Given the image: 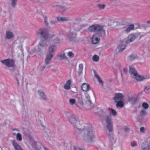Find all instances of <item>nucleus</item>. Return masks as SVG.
Instances as JSON below:
<instances>
[{
	"label": "nucleus",
	"mask_w": 150,
	"mask_h": 150,
	"mask_svg": "<svg viewBox=\"0 0 150 150\" xmlns=\"http://www.w3.org/2000/svg\"><path fill=\"white\" fill-rule=\"evenodd\" d=\"M68 118L70 123L77 130L74 134L78 139L89 142L94 141L96 136L91 125L79 122L78 118L74 115H70Z\"/></svg>",
	"instance_id": "nucleus-1"
},
{
	"label": "nucleus",
	"mask_w": 150,
	"mask_h": 150,
	"mask_svg": "<svg viewBox=\"0 0 150 150\" xmlns=\"http://www.w3.org/2000/svg\"><path fill=\"white\" fill-rule=\"evenodd\" d=\"M11 143L14 147L15 150H23L21 146L17 143L16 141H11Z\"/></svg>",
	"instance_id": "nucleus-17"
},
{
	"label": "nucleus",
	"mask_w": 150,
	"mask_h": 150,
	"mask_svg": "<svg viewBox=\"0 0 150 150\" xmlns=\"http://www.w3.org/2000/svg\"><path fill=\"white\" fill-rule=\"evenodd\" d=\"M48 111L49 112H51L52 111V109H51V108H49L48 109Z\"/></svg>",
	"instance_id": "nucleus-58"
},
{
	"label": "nucleus",
	"mask_w": 150,
	"mask_h": 150,
	"mask_svg": "<svg viewBox=\"0 0 150 150\" xmlns=\"http://www.w3.org/2000/svg\"><path fill=\"white\" fill-rule=\"evenodd\" d=\"M112 118L110 115H104L102 118L103 122L109 132L112 134L113 130Z\"/></svg>",
	"instance_id": "nucleus-4"
},
{
	"label": "nucleus",
	"mask_w": 150,
	"mask_h": 150,
	"mask_svg": "<svg viewBox=\"0 0 150 150\" xmlns=\"http://www.w3.org/2000/svg\"><path fill=\"white\" fill-rule=\"evenodd\" d=\"M76 105L77 106L80 108H82L83 107V103L82 101L80 100H78L77 101L76 103Z\"/></svg>",
	"instance_id": "nucleus-29"
},
{
	"label": "nucleus",
	"mask_w": 150,
	"mask_h": 150,
	"mask_svg": "<svg viewBox=\"0 0 150 150\" xmlns=\"http://www.w3.org/2000/svg\"><path fill=\"white\" fill-rule=\"evenodd\" d=\"M14 37V34L13 33L10 31H7L6 32L5 38L9 40L13 38Z\"/></svg>",
	"instance_id": "nucleus-19"
},
{
	"label": "nucleus",
	"mask_w": 150,
	"mask_h": 150,
	"mask_svg": "<svg viewBox=\"0 0 150 150\" xmlns=\"http://www.w3.org/2000/svg\"><path fill=\"white\" fill-rule=\"evenodd\" d=\"M71 91H72L73 92H74V93H75V91H72V90H71Z\"/></svg>",
	"instance_id": "nucleus-61"
},
{
	"label": "nucleus",
	"mask_w": 150,
	"mask_h": 150,
	"mask_svg": "<svg viewBox=\"0 0 150 150\" xmlns=\"http://www.w3.org/2000/svg\"><path fill=\"white\" fill-rule=\"evenodd\" d=\"M16 79L17 81V84L18 86H19L20 85V83L19 82V79L17 77L16 78Z\"/></svg>",
	"instance_id": "nucleus-55"
},
{
	"label": "nucleus",
	"mask_w": 150,
	"mask_h": 150,
	"mask_svg": "<svg viewBox=\"0 0 150 150\" xmlns=\"http://www.w3.org/2000/svg\"><path fill=\"white\" fill-rule=\"evenodd\" d=\"M13 130L16 131L17 132V135L16 136V139L19 141H21L22 140L21 135L20 133H18L20 131V130L18 129H14Z\"/></svg>",
	"instance_id": "nucleus-24"
},
{
	"label": "nucleus",
	"mask_w": 150,
	"mask_h": 150,
	"mask_svg": "<svg viewBox=\"0 0 150 150\" xmlns=\"http://www.w3.org/2000/svg\"><path fill=\"white\" fill-rule=\"evenodd\" d=\"M147 23L148 24H150V20L148 21L147 22Z\"/></svg>",
	"instance_id": "nucleus-60"
},
{
	"label": "nucleus",
	"mask_w": 150,
	"mask_h": 150,
	"mask_svg": "<svg viewBox=\"0 0 150 150\" xmlns=\"http://www.w3.org/2000/svg\"><path fill=\"white\" fill-rule=\"evenodd\" d=\"M24 38L22 37H19L16 40V42L17 43L22 44L23 42Z\"/></svg>",
	"instance_id": "nucleus-32"
},
{
	"label": "nucleus",
	"mask_w": 150,
	"mask_h": 150,
	"mask_svg": "<svg viewBox=\"0 0 150 150\" xmlns=\"http://www.w3.org/2000/svg\"><path fill=\"white\" fill-rule=\"evenodd\" d=\"M67 55L71 58H72L74 57V53H73L71 52H69L67 53Z\"/></svg>",
	"instance_id": "nucleus-38"
},
{
	"label": "nucleus",
	"mask_w": 150,
	"mask_h": 150,
	"mask_svg": "<svg viewBox=\"0 0 150 150\" xmlns=\"http://www.w3.org/2000/svg\"><path fill=\"white\" fill-rule=\"evenodd\" d=\"M17 133H16V132H14L13 133V135H16V136L17 135Z\"/></svg>",
	"instance_id": "nucleus-57"
},
{
	"label": "nucleus",
	"mask_w": 150,
	"mask_h": 150,
	"mask_svg": "<svg viewBox=\"0 0 150 150\" xmlns=\"http://www.w3.org/2000/svg\"><path fill=\"white\" fill-rule=\"evenodd\" d=\"M22 112L23 114H25L27 113L28 112V109L26 107H24L22 109Z\"/></svg>",
	"instance_id": "nucleus-41"
},
{
	"label": "nucleus",
	"mask_w": 150,
	"mask_h": 150,
	"mask_svg": "<svg viewBox=\"0 0 150 150\" xmlns=\"http://www.w3.org/2000/svg\"><path fill=\"white\" fill-rule=\"evenodd\" d=\"M123 72L126 74L128 72V69L126 68H124L123 69Z\"/></svg>",
	"instance_id": "nucleus-53"
},
{
	"label": "nucleus",
	"mask_w": 150,
	"mask_h": 150,
	"mask_svg": "<svg viewBox=\"0 0 150 150\" xmlns=\"http://www.w3.org/2000/svg\"><path fill=\"white\" fill-rule=\"evenodd\" d=\"M88 30L91 32L101 33V35L102 36H105V32L103 29V26L95 24L90 26L88 28Z\"/></svg>",
	"instance_id": "nucleus-6"
},
{
	"label": "nucleus",
	"mask_w": 150,
	"mask_h": 150,
	"mask_svg": "<svg viewBox=\"0 0 150 150\" xmlns=\"http://www.w3.org/2000/svg\"><path fill=\"white\" fill-rule=\"evenodd\" d=\"M43 18L44 19V22H45V24L46 25H48V23L47 21V17H46V16H43Z\"/></svg>",
	"instance_id": "nucleus-42"
},
{
	"label": "nucleus",
	"mask_w": 150,
	"mask_h": 150,
	"mask_svg": "<svg viewBox=\"0 0 150 150\" xmlns=\"http://www.w3.org/2000/svg\"><path fill=\"white\" fill-rule=\"evenodd\" d=\"M124 130L125 132H127L129 131V128L128 127L126 126L124 127Z\"/></svg>",
	"instance_id": "nucleus-54"
},
{
	"label": "nucleus",
	"mask_w": 150,
	"mask_h": 150,
	"mask_svg": "<svg viewBox=\"0 0 150 150\" xmlns=\"http://www.w3.org/2000/svg\"><path fill=\"white\" fill-rule=\"evenodd\" d=\"M87 25L86 24H83L80 25H79V31L81 30H84L85 28L87 27Z\"/></svg>",
	"instance_id": "nucleus-33"
},
{
	"label": "nucleus",
	"mask_w": 150,
	"mask_h": 150,
	"mask_svg": "<svg viewBox=\"0 0 150 150\" xmlns=\"http://www.w3.org/2000/svg\"><path fill=\"white\" fill-rule=\"evenodd\" d=\"M85 98L84 101L86 107L89 109L93 107V104L90 99V96L88 92L85 93Z\"/></svg>",
	"instance_id": "nucleus-8"
},
{
	"label": "nucleus",
	"mask_w": 150,
	"mask_h": 150,
	"mask_svg": "<svg viewBox=\"0 0 150 150\" xmlns=\"http://www.w3.org/2000/svg\"><path fill=\"white\" fill-rule=\"evenodd\" d=\"M95 76L97 78L98 81L99 82V83L101 84L102 86H103V82L99 76L97 75H96Z\"/></svg>",
	"instance_id": "nucleus-39"
},
{
	"label": "nucleus",
	"mask_w": 150,
	"mask_h": 150,
	"mask_svg": "<svg viewBox=\"0 0 150 150\" xmlns=\"http://www.w3.org/2000/svg\"><path fill=\"white\" fill-rule=\"evenodd\" d=\"M126 48V45L124 44H120L117 47V50L119 52H122L125 50Z\"/></svg>",
	"instance_id": "nucleus-22"
},
{
	"label": "nucleus",
	"mask_w": 150,
	"mask_h": 150,
	"mask_svg": "<svg viewBox=\"0 0 150 150\" xmlns=\"http://www.w3.org/2000/svg\"><path fill=\"white\" fill-rule=\"evenodd\" d=\"M124 96L122 93H116L114 95L113 100L115 102L120 100H124Z\"/></svg>",
	"instance_id": "nucleus-13"
},
{
	"label": "nucleus",
	"mask_w": 150,
	"mask_h": 150,
	"mask_svg": "<svg viewBox=\"0 0 150 150\" xmlns=\"http://www.w3.org/2000/svg\"><path fill=\"white\" fill-rule=\"evenodd\" d=\"M105 6V5L103 4H99L98 6L100 9H102L104 8Z\"/></svg>",
	"instance_id": "nucleus-43"
},
{
	"label": "nucleus",
	"mask_w": 150,
	"mask_h": 150,
	"mask_svg": "<svg viewBox=\"0 0 150 150\" xmlns=\"http://www.w3.org/2000/svg\"><path fill=\"white\" fill-rule=\"evenodd\" d=\"M57 19L58 21H66L68 20L67 18L64 17H58Z\"/></svg>",
	"instance_id": "nucleus-27"
},
{
	"label": "nucleus",
	"mask_w": 150,
	"mask_h": 150,
	"mask_svg": "<svg viewBox=\"0 0 150 150\" xmlns=\"http://www.w3.org/2000/svg\"><path fill=\"white\" fill-rule=\"evenodd\" d=\"M36 34L37 36L40 37L42 39H55L57 38V37H58V36H56L54 35L49 36L48 30L44 28L39 29L36 32Z\"/></svg>",
	"instance_id": "nucleus-5"
},
{
	"label": "nucleus",
	"mask_w": 150,
	"mask_h": 150,
	"mask_svg": "<svg viewBox=\"0 0 150 150\" xmlns=\"http://www.w3.org/2000/svg\"><path fill=\"white\" fill-rule=\"evenodd\" d=\"M142 106L145 109H146L148 108L149 106L148 104L146 102H144L142 104Z\"/></svg>",
	"instance_id": "nucleus-40"
},
{
	"label": "nucleus",
	"mask_w": 150,
	"mask_h": 150,
	"mask_svg": "<svg viewBox=\"0 0 150 150\" xmlns=\"http://www.w3.org/2000/svg\"><path fill=\"white\" fill-rule=\"evenodd\" d=\"M44 148L45 150H49L47 148L45 147H44Z\"/></svg>",
	"instance_id": "nucleus-59"
},
{
	"label": "nucleus",
	"mask_w": 150,
	"mask_h": 150,
	"mask_svg": "<svg viewBox=\"0 0 150 150\" xmlns=\"http://www.w3.org/2000/svg\"><path fill=\"white\" fill-rule=\"evenodd\" d=\"M99 59L98 56L97 55H94L92 57V59L93 61L95 62H98Z\"/></svg>",
	"instance_id": "nucleus-36"
},
{
	"label": "nucleus",
	"mask_w": 150,
	"mask_h": 150,
	"mask_svg": "<svg viewBox=\"0 0 150 150\" xmlns=\"http://www.w3.org/2000/svg\"><path fill=\"white\" fill-rule=\"evenodd\" d=\"M129 72L131 77L138 81H142L149 78V77L146 75H140L135 69L132 67H129Z\"/></svg>",
	"instance_id": "nucleus-3"
},
{
	"label": "nucleus",
	"mask_w": 150,
	"mask_h": 150,
	"mask_svg": "<svg viewBox=\"0 0 150 150\" xmlns=\"http://www.w3.org/2000/svg\"><path fill=\"white\" fill-rule=\"evenodd\" d=\"M69 41L72 43L77 42L78 40L76 38V33L74 32L72 30H70L68 34Z\"/></svg>",
	"instance_id": "nucleus-9"
},
{
	"label": "nucleus",
	"mask_w": 150,
	"mask_h": 150,
	"mask_svg": "<svg viewBox=\"0 0 150 150\" xmlns=\"http://www.w3.org/2000/svg\"><path fill=\"white\" fill-rule=\"evenodd\" d=\"M146 130V128L144 127H142L140 128V132L142 133L145 132Z\"/></svg>",
	"instance_id": "nucleus-48"
},
{
	"label": "nucleus",
	"mask_w": 150,
	"mask_h": 150,
	"mask_svg": "<svg viewBox=\"0 0 150 150\" xmlns=\"http://www.w3.org/2000/svg\"><path fill=\"white\" fill-rule=\"evenodd\" d=\"M136 38V37L134 35H130L127 39L126 40V42L127 43H129L130 42L133 41Z\"/></svg>",
	"instance_id": "nucleus-20"
},
{
	"label": "nucleus",
	"mask_w": 150,
	"mask_h": 150,
	"mask_svg": "<svg viewBox=\"0 0 150 150\" xmlns=\"http://www.w3.org/2000/svg\"><path fill=\"white\" fill-rule=\"evenodd\" d=\"M45 67H46V66L45 65L42 66V67H41L40 69V70L41 71H42L44 70V69L45 68Z\"/></svg>",
	"instance_id": "nucleus-52"
},
{
	"label": "nucleus",
	"mask_w": 150,
	"mask_h": 150,
	"mask_svg": "<svg viewBox=\"0 0 150 150\" xmlns=\"http://www.w3.org/2000/svg\"><path fill=\"white\" fill-rule=\"evenodd\" d=\"M125 100H120L117 102H115L116 103V106L117 108H121L124 107L125 105Z\"/></svg>",
	"instance_id": "nucleus-21"
},
{
	"label": "nucleus",
	"mask_w": 150,
	"mask_h": 150,
	"mask_svg": "<svg viewBox=\"0 0 150 150\" xmlns=\"http://www.w3.org/2000/svg\"><path fill=\"white\" fill-rule=\"evenodd\" d=\"M57 45L55 44L50 45L48 47L45 60V63L47 65L50 64L55 54V49Z\"/></svg>",
	"instance_id": "nucleus-2"
},
{
	"label": "nucleus",
	"mask_w": 150,
	"mask_h": 150,
	"mask_svg": "<svg viewBox=\"0 0 150 150\" xmlns=\"http://www.w3.org/2000/svg\"><path fill=\"white\" fill-rule=\"evenodd\" d=\"M128 100L132 103H133L136 102V99L134 97L131 96L129 97Z\"/></svg>",
	"instance_id": "nucleus-31"
},
{
	"label": "nucleus",
	"mask_w": 150,
	"mask_h": 150,
	"mask_svg": "<svg viewBox=\"0 0 150 150\" xmlns=\"http://www.w3.org/2000/svg\"><path fill=\"white\" fill-rule=\"evenodd\" d=\"M134 25L133 24H131L128 27L125 28L124 30V31L126 33H128L131 30L134 29Z\"/></svg>",
	"instance_id": "nucleus-23"
},
{
	"label": "nucleus",
	"mask_w": 150,
	"mask_h": 150,
	"mask_svg": "<svg viewBox=\"0 0 150 150\" xmlns=\"http://www.w3.org/2000/svg\"><path fill=\"white\" fill-rule=\"evenodd\" d=\"M125 19H121L117 18L111 21V24L112 25H117L119 23L121 22L122 23L125 24L127 23Z\"/></svg>",
	"instance_id": "nucleus-15"
},
{
	"label": "nucleus",
	"mask_w": 150,
	"mask_h": 150,
	"mask_svg": "<svg viewBox=\"0 0 150 150\" xmlns=\"http://www.w3.org/2000/svg\"><path fill=\"white\" fill-rule=\"evenodd\" d=\"M57 59L59 61L68 60V58L66 56L65 53L64 52H62L58 53L57 56Z\"/></svg>",
	"instance_id": "nucleus-14"
},
{
	"label": "nucleus",
	"mask_w": 150,
	"mask_h": 150,
	"mask_svg": "<svg viewBox=\"0 0 150 150\" xmlns=\"http://www.w3.org/2000/svg\"><path fill=\"white\" fill-rule=\"evenodd\" d=\"M74 150H83L80 147L78 146H74Z\"/></svg>",
	"instance_id": "nucleus-50"
},
{
	"label": "nucleus",
	"mask_w": 150,
	"mask_h": 150,
	"mask_svg": "<svg viewBox=\"0 0 150 150\" xmlns=\"http://www.w3.org/2000/svg\"><path fill=\"white\" fill-rule=\"evenodd\" d=\"M139 150H150V137L146 139L145 143L142 145Z\"/></svg>",
	"instance_id": "nucleus-11"
},
{
	"label": "nucleus",
	"mask_w": 150,
	"mask_h": 150,
	"mask_svg": "<svg viewBox=\"0 0 150 150\" xmlns=\"http://www.w3.org/2000/svg\"><path fill=\"white\" fill-rule=\"evenodd\" d=\"M131 145L132 147H134L137 146V144L136 142L134 141L131 143Z\"/></svg>",
	"instance_id": "nucleus-44"
},
{
	"label": "nucleus",
	"mask_w": 150,
	"mask_h": 150,
	"mask_svg": "<svg viewBox=\"0 0 150 150\" xmlns=\"http://www.w3.org/2000/svg\"><path fill=\"white\" fill-rule=\"evenodd\" d=\"M44 130L45 132V133L47 134H50L51 133V131L50 130L48 129L47 128H45Z\"/></svg>",
	"instance_id": "nucleus-46"
},
{
	"label": "nucleus",
	"mask_w": 150,
	"mask_h": 150,
	"mask_svg": "<svg viewBox=\"0 0 150 150\" xmlns=\"http://www.w3.org/2000/svg\"><path fill=\"white\" fill-rule=\"evenodd\" d=\"M50 23L51 25H53L55 23V22L53 21H50Z\"/></svg>",
	"instance_id": "nucleus-56"
},
{
	"label": "nucleus",
	"mask_w": 150,
	"mask_h": 150,
	"mask_svg": "<svg viewBox=\"0 0 150 150\" xmlns=\"http://www.w3.org/2000/svg\"><path fill=\"white\" fill-rule=\"evenodd\" d=\"M100 113L102 118L103 117V115H108L106 110L104 109H102L100 110Z\"/></svg>",
	"instance_id": "nucleus-35"
},
{
	"label": "nucleus",
	"mask_w": 150,
	"mask_h": 150,
	"mask_svg": "<svg viewBox=\"0 0 150 150\" xmlns=\"http://www.w3.org/2000/svg\"><path fill=\"white\" fill-rule=\"evenodd\" d=\"M146 114V112L145 110H142L141 111V114L142 116L145 115Z\"/></svg>",
	"instance_id": "nucleus-47"
},
{
	"label": "nucleus",
	"mask_w": 150,
	"mask_h": 150,
	"mask_svg": "<svg viewBox=\"0 0 150 150\" xmlns=\"http://www.w3.org/2000/svg\"><path fill=\"white\" fill-rule=\"evenodd\" d=\"M137 58V56L136 54H131L129 57V59L130 61L134 60Z\"/></svg>",
	"instance_id": "nucleus-28"
},
{
	"label": "nucleus",
	"mask_w": 150,
	"mask_h": 150,
	"mask_svg": "<svg viewBox=\"0 0 150 150\" xmlns=\"http://www.w3.org/2000/svg\"><path fill=\"white\" fill-rule=\"evenodd\" d=\"M37 93L41 98L43 100L46 101H48V99L45 93L41 89H39L37 91Z\"/></svg>",
	"instance_id": "nucleus-12"
},
{
	"label": "nucleus",
	"mask_w": 150,
	"mask_h": 150,
	"mask_svg": "<svg viewBox=\"0 0 150 150\" xmlns=\"http://www.w3.org/2000/svg\"><path fill=\"white\" fill-rule=\"evenodd\" d=\"M31 141L33 142V143L32 144V146L34 148H35L37 145L36 142L34 141L33 139H32Z\"/></svg>",
	"instance_id": "nucleus-49"
},
{
	"label": "nucleus",
	"mask_w": 150,
	"mask_h": 150,
	"mask_svg": "<svg viewBox=\"0 0 150 150\" xmlns=\"http://www.w3.org/2000/svg\"><path fill=\"white\" fill-rule=\"evenodd\" d=\"M42 39L43 40L40 42L38 46L40 47H47L50 41L51 40H55V42H57V41L62 40L63 39L61 35H59L58 36V37H57V38H55V39L49 38Z\"/></svg>",
	"instance_id": "nucleus-7"
},
{
	"label": "nucleus",
	"mask_w": 150,
	"mask_h": 150,
	"mask_svg": "<svg viewBox=\"0 0 150 150\" xmlns=\"http://www.w3.org/2000/svg\"><path fill=\"white\" fill-rule=\"evenodd\" d=\"M69 102L71 105H73L75 104L76 100L75 99L71 98L69 100Z\"/></svg>",
	"instance_id": "nucleus-34"
},
{
	"label": "nucleus",
	"mask_w": 150,
	"mask_h": 150,
	"mask_svg": "<svg viewBox=\"0 0 150 150\" xmlns=\"http://www.w3.org/2000/svg\"><path fill=\"white\" fill-rule=\"evenodd\" d=\"M1 62L9 68H14L15 67L14 62L13 59H6L1 61Z\"/></svg>",
	"instance_id": "nucleus-10"
},
{
	"label": "nucleus",
	"mask_w": 150,
	"mask_h": 150,
	"mask_svg": "<svg viewBox=\"0 0 150 150\" xmlns=\"http://www.w3.org/2000/svg\"><path fill=\"white\" fill-rule=\"evenodd\" d=\"M110 110L111 113H112V114L113 115L115 116L116 115L117 113L116 111L115 110H114L113 109L111 108L110 109Z\"/></svg>",
	"instance_id": "nucleus-45"
},
{
	"label": "nucleus",
	"mask_w": 150,
	"mask_h": 150,
	"mask_svg": "<svg viewBox=\"0 0 150 150\" xmlns=\"http://www.w3.org/2000/svg\"><path fill=\"white\" fill-rule=\"evenodd\" d=\"M100 40L99 35L98 34H96L93 35L92 38V42L94 44H97Z\"/></svg>",
	"instance_id": "nucleus-16"
},
{
	"label": "nucleus",
	"mask_w": 150,
	"mask_h": 150,
	"mask_svg": "<svg viewBox=\"0 0 150 150\" xmlns=\"http://www.w3.org/2000/svg\"><path fill=\"white\" fill-rule=\"evenodd\" d=\"M81 88L82 90L85 92H87L90 89V87L89 85L85 83H83L81 85Z\"/></svg>",
	"instance_id": "nucleus-18"
},
{
	"label": "nucleus",
	"mask_w": 150,
	"mask_h": 150,
	"mask_svg": "<svg viewBox=\"0 0 150 150\" xmlns=\"http://www.w3.org/2000/svg\"><path fill=\"white\" fill-rule=\"evenodd\" d=\"M71 81V80H68L64 86V88L66 90H69L70 88V85Z\"/></svg>",
	"instance_id": "nucleus-25"
},
{
	"label": "nucleus",
	"mask_w": 150,
	"mask_h": 150,
	"mask_svg": "<svg viewBox=\"0 0 150 150\" xmlns=\"http://www.w3.org/2000/svg\"><path fill=\"white\" fill-rule=\"evenodd\" d=\"M83 65L82 64H80L79 65V71L78 73L79 75L82 74L83 70Z\"/></svg>",
	"instance_id": "nucleus-37"
},
{
	"label": "nucleus",
	"mask_w": 150,
	"mask_h": 150,
	"mask_svg": "<svg viewBox=\"0 0 150 150\" xmlns=\"http://www.w3.org/2000/svg\"><path fill=\"white\" fill-rule=\"evenodd\" d=\"M18 0H11V6L13 8H15L16 6Z\"/></svg>",
	"instance_id": "nucleus-30"
},
{
	"label": "nucleus",
	"mask_w": 150,
	"mask_h": 150,
	"mask_svg": "<svg viewBox=\"0 0 150 150\" xmlns=\"http://www.w3.org/2000/svg\"><path fill=\"white\" fill-rule=\"evenodd\" d=\"M23 46L22 44H21L20 45H19L18 46V48L20 49L21 51L23 52Z\"/></svg>",
	"instance_id": "nucleus-51"
},
{
	"label": "nucleus",
	"mask_w": 150,
	"mask_h": 150,
	"mask_svg": "<svg viewBox=\"0 0 150 150\" xmlns=\"http://www.w3.org/2000/svg\"><path fill=\"white\" fill-rule=\"evenodd\" d=\"M79 25L78 24L75 23L70 30H72L73 31L74 30H75L76 31H79Z\"/></svg>",
	"instance_id": "nucleus-26"
}]
</instances>
